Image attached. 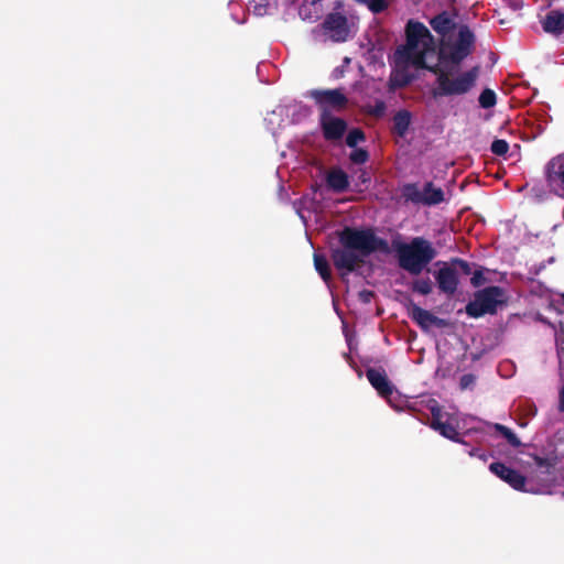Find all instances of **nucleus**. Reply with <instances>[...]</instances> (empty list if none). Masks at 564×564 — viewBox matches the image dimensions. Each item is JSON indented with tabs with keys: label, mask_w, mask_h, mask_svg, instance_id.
<instances>
[{
	"label": "nucleus",
	"mask_w": 564,
	"mask_h": 564,
	"mask_svg": "<svg viewBox=\"0 0 564 564\" xmlns=\"http://www.w3.org/2000/svg\"><path fill=\"white\" fill-rule=\"evenodd\" d=\"M474 43L473 33L463 31L457 45L446 44L441 52L429 29L415 21L406 25V44L397 48L393 55V86L406 85L413 77V70L426 68L437 74V89L441 95H464L476 84L479 67L464 73H455L460 62L470 54Z\"/></svg>",
	"instance_id": "f257e3e1"
},
{
	"label": "nucleus",
	"mask_w": 564,
	"mask_h": 564,
	"mask_svg": "<svg viewBox=\"0 0 564 564\" xmlns=\"http://www.w3.org/2000/svg\"><path fill=\"white\" fill-rule=\"evenodd\" d=\"M327 247L335 270L348 289V276L352 273V226L328 234Z\"/></svg>",
	"instance_id": "f03ea898"
},
{
	"label": "nucleus",
	"mask_w": 564,
	"mask_h": 564,
	"mask_svg": "<svg viewBox=\"0 0 564 564\" xmlns=\"http://www.w3.org/2000/svg\"><path fill=\"white\" fill-rule=\"evenodd\" d=\"M394 251L399 265L411 274H420L436 256L432 243L421 237L410 242H395Z\"/></svg>",
	"instance_id": "7ed1b4c3"
},
{
	"label": "nucleus",
	"mask_w": 564,
	"mask_h": 564,
	"mask_svg": "<svg viewBox=\"0 0 564 564\" xmlns=\"http://www.w3.org/2000/svg\"><path fill=\"white\" fill-rule=\"evenodd\" d=\"M305 97L313 100L319 118L343 113L349 105L345 88H315L306 91Z\"/></svg>",
	"instance_id": "20e7f679"
},
{
	"label": "nucleus",
	"mask_w": 564,
	"mask_h": 564,
	"mask_svg": "<svg viewBox=\"0 0 564 564\" xmlns=\"http://www.w3.org/2000/svg\"><path fill=\"white\" fill-rule=\"evenodd\" d=\"M503 291L498 286L484 289L475 294V299L466 306V313L470 317H480L485 314H492L498 306L505 303Z\"/></svg>",
	"instance_id": "39448f33"
},
{
	"label": "nucleus",
	"mask_w": 564,
	"mask_h": 564,
	"mask_svg": "<svg viewBox=\"0 0 564 564\" xmlns=\"http://www.w3.org/2000/svg\"><path fill=\"white\" fill-rule=\"evenodd\" d=\"M367 379L380 397L386 399L391 408L400 411L405 406L406 401L388 379L383 369L370 368L367 370Z\"/></svg>",
	"instance_id": "423d86ee"
},
{
	"label": "nucleus",
	"mask_w": 564,
	"mask_h": 564,
	"mask_svg": "<svg viewBox=\"0 0 564 564\" xmlns=\"http://www.w3.org/2000/svg\"><path fill=\"white\" fill-rule=\"evenodd\" d=\"M431 25L435 32L442 35L441 47L437 52H441L446 44L457 45L463 31L471 33L466 26L456 28L454 19L446 12L435 17L431 21Z\"/></svg>",
	"instance_id": "0eeeda50"
},
{
	"label": "nucleus",
	"mask_w": 564,
	"mask_h": 564,
	"mask_svg": "<svg viewBox=\"0 0 564 564\" xmlns=\"http://www.w3.org/2000/svg\"><path fill=\"white\" fill-rule=\"evenodd\" d=\"M404 196L408 200L424 205H435L444 199V193L432 183H426L422 188L416 185H408L404 188Z\"/></svg>",
	"instance_id": "6e6552de"
},
{
	"label": "nucleus",
	"mask_w": 564,
	"mask_h": 564,
	"mask_svg": "<svg viewBox=\"0 0 564 564\" xmlns=\"http://www.w3.org/2000/svg\"><path fill=\"white\" fill-rule=\"evenodd\" d=\"M322 29L334 42L346 41L349 33L347 19L340 13H329L322 23Z\"/></svg>",
	"instance_id": "1a4fd4ad"
},
{
	"label": "nucleus",
	"mask_w": 564,
	"mask_h": 564,
	"mask_svg": "<svg viewBox=\"0 0 564 564\" xmlns=\"http://www.w3.org/2000/svg\"><path fill=\"white\" fill-rule=\"evenodd\" d=\"M546 180L550 188L564 197V154L552 159L546 166Z\"/></svg>",
	"instance_id": "9d476101"
},
{
	"label": "nucleus",
	"mask_w": 564,
	"mask_h": 564,
	"mask_svg": "<svg viewBox=\"0 0 564 564\" xmlns=\"http://www.w3.org/2000/svg\"><path fill=\"white\" fill-rule=\"evenodd\" d=\"M432 414L433 420L431 426L444 437L456 441V436L458 435L456 417L443 413L440 409H433Z\"/></svg>",
	"instance_id": "9b49d317"
},
{
	"label": "nucleus",
	"mask_w": 564,
	"mask_h": 564,
	"mask_svg": "<svg viewBox=\"0 0 564 564\" xmlns=\"http://www.w3.org/2000/svg\"><path fill=\"white\" fill-rule=\"evenodd\" d=\"M369 253L371 251L388 250V245L377 238L371 230H355V251Z\"/></svg>",
	"instance_id": "f8f14e48"
},
{
	"label": "nucleus",
	"mask_w": 564,
	"mask_h": 564,
	"mask_svg": "<svg viewBox=\"0 0 564 564\" xmlns=\"http://www.w3.org/2000/svg\"><path fill=\"white\" fill-rule=\"evenodd\" d=\"M489 469L492 474L499 477L501 480L507 482L516 490L528 491L525 488V477L522 476L519 471L507 467L501 463H492L489 466Z\"/></svg>",
	"instance_id": "ddd939ff"
},
{
	"label": "nucleus",
	"mask_w": 564,
	"mask_h": 564,
	"mask_svg": "<svg viewBox=\"0 0 564 564\" xmlns=\"http://www.w3.org/2000/svg\"><path fill=\"white\" fill-rule=\"evenodd\" d=\"M319 126L327 141L340 140L347 130V122L338 115L319 118Z\"/></svg>",
	"instance_id": "4468645a"
},
{
	"label": "nucleus",
	"mask_w": 564,
	"mask_h": 564,
	"mask_svg": "<svg viewBox=\"0 0 564 564\" xmlns=\"http://www.w3.org/2000/svg\"><path fill=\"white\" fill-rule=\"evenodd\" d=\"M435 279H436L438 289L443 293H445L447 295H453L456 292L457 285H458V275H457V272L453 268L444 264L435 273Z\"/></svg>",
	"instance_id": "2eb2a0df"
},
{
	"label": "nucleus",
	"mask_w": 564,
	"mask_h": 564,
	"mask_svg": "<svg viewBox=\"0 0 564 564\" xmlns=\"http://www.w3.org/2000/svg\"><path fill=\"white\" fill-rule=\"evenodd\" d=\"M410 315L423 329L427 330L431 327H444L447 325L445 319H442L431 312L421 308L420 306H412Z\"/></svg>",
	"instance_id": "dca6fc26"
},
{
	"label": "nucleus",
	"mask_w": 564,
	"mask_h": 564,
	"mask_svg": "<svg viewBox=\"0 0 564 564\" xmlns=\"http://www.w3.org/2000/svg\"><path fill=\"white\" fill-rule=\"evenodd\" d=\"M326 185L334 193H343L349 186L348 174L340 167H332L326 173Z\"/></svg>",
	"instance_id": "f3484780"
},
{
	"label": "nucleus",
	"mask_w": 564,
	"mask_h": 564,
	"mask_svg": "<svg viewBox=\"0 0 564 564\" xmlns=\"http://www.w3.org/2000/svg\"><path fill=\"white\" fill-rule=\"evenodd\" d=\"M542 25L545 32L560 35L564 31V14L560 11H551L544 18Z\"/></svg>",
	"instance_id": "a211bd4d"
},
{
	"label": "nucleus",
	"mask_w": 564,
	"mask_h": 564,
	"mask_svg": "<svg viewBox=\"0 0 564 564\" xmlns=\"http://www.w3.org/2000/svg\"><path fill=\"white\" fill-rule=\"evenodd\" d=\"M313 262H314V268L317 271V273L319 274V276L322 278V280L326 284H329L333 279V275H332V269H330V264H329L327 257L323 253L314 252Z\"/></svg>",
	"instance_id": "6ab92c4d"
},
{
	"label": "nucleus",
	"mask_w": 564,
	"mask_h": 564,
	"mask_svg": "<svg viewBox=\"0 0 564 564\" xmlns=\"http://www.w3.org/2000/svg\"><path fill=\"white\" fill-rule=\"evenodd\" d=\"M410 113L408 111H400L394 116L393 129L400 137L404 135L410 126Z\"/></svg>",
	"instance_id": "aec40b11"
},
{
	"label": "nucleus",
	"mask_w": 564,
	"mask_h": 564,
	"mask_svg": "<svg viewBox=\"0 0 564 564\" xmlns=\"http://www.w3.org/2000/svg\"><path fill=\"white\" fill-rule=\"evenodd\" d=\"M336 312H337V314L339 315V317L341 319L343 332H344V335H345V338H346V343H347V346H348V352H345L344 356H345L347 362L349 364V366L352 367V358H351V355H350L351 351H352V335L349 332L348 323L341 316V314L339 313L337 307H336Z\"/></svg>",
	"instance_id": "412c9836"
},
{
	"label": "nucleus",
	"mask_w": 564,
	"mask_h": 564,
	"mask_svg": "<svg viewBox=\"0 0 564 564\" xmlns=\"http://www.w3.org/2000/svg\"><path fill=\"white\" fill-rule=\"evenodd\" d=\"M364 139L365 135L362 131L355 128V164H361L368 160V152L356 147L357 142L362 141Z\"/></svg>",
	"instance_id": "4be33fe9"
},
{
	"label": "nucleus",
	"mask_w": 564,
	"mask_h": 564,
	"mask_svg": "<svg viewBox=\"0 0 564 564\" xmlns=\"http://www.w3.org/2000/svg\"><path fill=\"white\" fill-rule=\"evenodd\" d=\"M492 427L498 431L511 446L519 447L521 445L519 437L509 427L498 423L494 424Z\"/></svg>",
	"instance_id": "5701e85b"
},
{
	"label": "nucleus",
	"mask_w": 564,
	"mask_h": 564,
	"mask_svg": "<svg viewBox=\"0 0 564 564\" xmlns=\"http://www.w3.org/2000/svg\"><path fill=\"white\" fill-rule=\"evenodd\" d=\"M413 291L414 292H417L422 295H427L432 292L433 290V284H432V281L426 278V279H419V280H415L413 282Z\"/></svg>",
	"instance_id": "b1692460"
},
{
	"label": "nucleus",
	"mask_w": 564,
	"mask_h": 564,
	"mask_svg": "<svg viewBox=\"0 0 564 564\" xmlns=\"http://www.w3.org/2000/svg\"><path fill=\"white\" fill-rule=\"evenodd\" d=\"M479 104L482 108H491L496 105V94L491 89H485L479 96Z\"/></svg>",
	"instance_id": "393cba45"
},
{
	"label": "nucleus",
	"mask_w": 564,
	"mask_h": 564,
	"mask_svg": "<svg viewBox=\"0 0 564 564\" xmlns=\"http://www.w3.org/2000/svg\"><path fill=\"white\" fill-rule=\"evenodd\" d=\"M508 150H509V144L505 140L498 139V140H495L491 144V151L496 155H503L508 152Z\"/></svg>",
	"instance_id": "a878e982"
},
{
	"label": "nucleus",
	"mask_w": 564,
	"mask_h": 564,
	"mask_svg": "<svg viewBox=\"0 0 564 564\" xmlns=\"http://www.w3.org/2000/svg\"><path fill=\"white\" fill-rule=\"evenodd\" d=\"M358 177H359V180H360V182H361L362 187H361V188H359V189H357V188H356V186H357V185L355 184V194H356L357 192L361 193V192H364L365 189H367V188L369 187V185H370V181H371L370 173H369V172H367V171H365V170H360V171H359V176H358Z\"/></svg>",
	"instance_id": "bb28decb"
},
{
	"label": "nucleus",
	"mask_w": 564,
	"mask_h": 564,
	"mask_svg": "<svg viewBox=\"0 0 564 564\" xmlns=\"http://www.w3.org/2000/svg\"><path fill=\"white\" fill-rule=\"evenodd\" d=\"M307 202L312 203V199H308L307 197H302L300 199L294 200V203H293V206H294L297 215H300L301 218H304V216L301 214V210L304 207L306 208Z\"/></svg>",
	"instance_id": "cd10ccee"
},
{
	"label": "nucleus",
	"mask_w": 564,
	"mask_h": 564,
	"mask_svg": "<svg viewBox=\"0 0 564 564\" xmlns=\"http://www.w3.org/2000/svg\"><path fill=\"white\" fill-rule=\"evenodd\" d=\"M368 112L375 117H380L384 112V104L381 101H377L376 105L368 109Z\"/></svg>",
	"instance_id": "c85d7f7f"
},
{
	"label": "nucleus",
	"mask_w": 564,
	"mask_h": 564,
	"mask_svg": "<svg viewBox=\"0 0 564 564\" xmlns=\"http://www.w3.org/2000/svg\"><path fill=\"white\" fill-rule=\"evenodd\" d=\"M347 72L348 69L344 65L337 66L332 72V77L333 79H340L345 76Z\"/></svg>",
	"instance_id": "c756f323"
},
{
	"label": "nucleus",
	"mask_w": 564,
	"mask_h": 564,
	"mask_svg": "<svg viewBox=\"0 0 564 564\" xmlns=\"http://www.w3.org/2000/svg\"><path fill=\"white\" fill-rule=\"evenodd\" d=\"M469 456H476L478 457L479 459L486 462L487 459V455L484 454V453H480L478 449L476 448H471L470 451L467 452Z\"/></svg>",
	"instance_id": "7c9ffc66"
},
{
	"label": "nucleus",
	"mask_w": 564,
	"mask_h": 564,
	"mask_svg": "<svg viewBox=\"0 0 564 564\" xmlns=\"http://www.w3.org/2000/svg\"><path fill=\"white\" fill-rule=\"evenodd\" d=\"M345 143L348 148H352V143H354V140H352V130L348 131V133L346 134V138H345Z\"/></svg>",
	"instance_id": "2f4dec72"
},
{
	"label": "nucleus",
	"mask_w": 564,
	"mask_h": 564,
	"mask_svg": "<svg viewBox=\"0 0 564 564\" xmlns=\"http://www.w3.org/2000/svg\"><path fill=\"white\" fill-rule=\"evenodd\" d=\"M560 410L564 412V387L562 388L560 392Z\"/></svg>",
	"instance_id": "473e14b6"
},
{
	"label": "nucleus",
	"mask_w": 564,
	"mask_h": 564,
	"mask_svg": "<svg viewBox=\"0 0 564 564\" xmlns=\"http://www.w3.org/2000/svg\"><path fill=\"white\" fill-rule=\"evenodd\" d=\"M350 62H351L350 57L346 56V57H344L341 65H344L348 69L350 66Z\"/></svg>",
	"instance_id": "72a5a7b5"
},
{
	"label": "nucleus",
	"mask_w": 564,
	"mask_h": 564,
	"mask_svg": "<svg viewBox=\"0 0 564 564\" xmlns=\"http://www.w3.org/2000/svg\"><path fill=\"white\" fill-rule=\"evenodd\" d=\"M471 283H473L474 285H478V273H477V272H476V273L474 274V276L471 278Z\"/></svg>",
	"instance_id": "f704fd0d"
},
{
	"label": "nucleus",
	"mask_w": 564,
	"mask_h": 564,
	"mask_svg": "<svg viewBox=\"0 0 564 564\" xmlns=\"http://www.w3.org/2000/svg\"><path fill=\"white\" fill-rule=\"evenodd\" d=\"M360 297H361L364 301H367V300H368L367 295H366V294H364V293H360Z\"/></svg>",
	"instance_id": "c9c22d12"
},
{
	"label": "nucleus",
	"mask_w": 564,
	"mask_h": 564,
	"mask_svg": "<svg viewBox=\"0 0 564 564\" xmlns=\"http://www.w3.org/2000/svg\"><path fill=\"white\" fill-rule=\"evenodd\" d=\"M463 383L464 384L468 383V380H466V377H463Z\"/></svg>",
	"instance_id": "e433bc0d"
},
{
	"label": "nucleus",
	"mask_w": 564,
	"mask_h": 564,
	"mask_svg": "<svg viewBox=\"0 0 564 564\" xmlns=\"http://www.w3.org/2000/svg\"><path fill=\"white\" fill-rule=\"evenodd\" d=\"M463 383L464 384L468 383V380H466V377H463Z\"/></svg>",
	"instance_id": "4c0bfd02"
},
{
	"label": "nucleus",
	"mask_w": 564,
	"mask_h": 564,
	"mask_svg": "<svg viewBox=\"0 0 564 564\" xmlns=\"http://www.w3.org/2000/svg\"><path fill=\"white\" fill-rule=\"evenodd\" d=\"M563 496H564V491H563Z\"/></svg>",
	"instance_id": "58836bf2"
}]
</instances>
